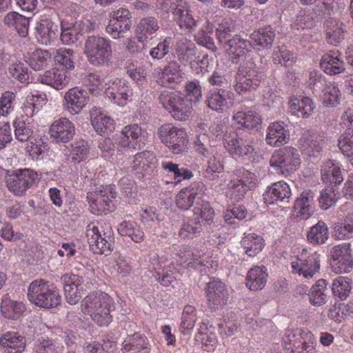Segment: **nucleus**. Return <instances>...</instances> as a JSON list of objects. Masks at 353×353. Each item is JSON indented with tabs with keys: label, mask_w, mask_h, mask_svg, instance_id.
<instances>
[{
	"label": "nucleus",
	"mask_w": 353,
	"mask_h": 353,
	"mask_svg": "<svg viewBox=\"0 0 353 353\" xmlns=\"http://www.w3.org/2000/svg\"><path fill=\"white\" fill-rule=\"evenodd\" d=\"M291 189L284 181H279L268 186L263 194V200L267 205L284 202L291 196Z\"/></svg>",
	"instance_id": "2f4dec72"
},
{
	"label": "nucleus",
	"mask_w": 353,
	"mask_h": 353,
	"mask_svg": "<svg viewBox=\"0 0 353 353\" xmlns=\"http://www.w3.org/2000/svg\"><path fill=\"white\" fill-rule=\"evenodd\" d=\"M292 272L303 276L305 279L313 278L314 274L319 271L320 261L315 254L296 256L292 259Z\"/></svg>",
	"instance_id": "4be33fe9"
},
{
	"label": "nucleus",
	"mask_w": 353,
	"mask_h": 353,
	"mask_svg": "<svg viewBox=\"0 0 353 353\" xmlns=\"http://www.w3.org/2000/svg\"><path fill=\"white\" fill-rule=\"evenodd\" d=\"M178 255V262L181 265L199 270L205 273L217 265L216 261L210 254L188 245L181 246Z\"/></svg>",
	"instance_id": "1a4fd4ad"
},
{
	"label": "nucleus",
	"mask_w": 353,
	"mask_h": 353,
	"mask_svg": "<svg viewBox=\"0 0 353 353\" xmlns=\"http://www.w3.org/2000/svg\"><path fill=\"white\" fill-rule=\"evenodd\" d=\"M196 310L194 307L187 305L184 307L181 316L179 330L181 334L186 335L194 329L197 321Z\"/></svg>",
	"instance_id": "bf43d9fd"
},
{
	"label": "nucleus",
	"mask_w": 353,
	"mask_h": 353,
	"mask_svg": "<svg viewBox=\"0 0 353 353\" xmlns=\"http://www.w3.org/2000/svg\"><path fill=\"white\" fill-rule=\"evenodd\" d=\"M105 93L112 103L121 107L126 105L137 96L131 84L123 79H114Z\"/></svg>",
	"instance_id": "a211bd4d"
},
{
	"label": "nucleus",
	"mask_w": 353,
	"mask_h": 353,
	"mask_svg": "<svg viewBox=\"0 0 353 353\" xmlns=\"http://www.w3.org/2000/svg\"><path fill=\"white\" fill-rule=\"evenodd\" d=\"M338 145L353 165V128H348L345 130L338 140Z\"/></svg>",
	"instance_id": "774afa93"
},
{
	"label": "nucleus",
	"mask_w": 353,
	"mask_h": 353,
	"mask_svg": "<svg viewBox=\"0 0 353 353\" xmlns=\"http://www.w3.org/2000/svg\"><path fill=\"white\" fill-rule=\"evenodd\" d=\"M290 136L287 124L282 121H274L267 129L266 143L270 146L279 147L289 141Z\"/></svg>",
	"instance_id": "c756f323"
},
{
	"label": "nucleus",
	"mask_w": 353,
	"mask_h": 353,
	"mask_svg": "<svg viewBox=\"0 0 353 353\" xmlns=\"http://www.w3.org/2000/svg\"><path fill=\"white\" fill-rule=\"evenodd\" d=\"M326 39L332 45H337L344 39L343 23L336 19L327 21Z\"/></svg>",
	"instance_id": "0e129e2a"
},
{
	"label": "nucleus",
	"mask_w": 353,
	"mask_h": 353,
	"mask_svg": "<svg viewBox=\"0 0 353 353\" xmlns=\"http://www.w3.org/2000/svg\"><path fill=\"white\" fill-rule=\"evenodd\" d=\"M4 23L9 27L14 28L21 37L28 35L29 19L17 12H10L4 18Z\"/></svg>",
	"instance_id": "603ef678"
},
{
	"label": "nucleus",
	"mask_w": 353,
	"mask_h": 353,
	"mask_svg": "<svg viewBox=\"0 0 353 353\" xmlns=\"http://www.w3.org/2000/svg\"><path fill=\"white\" fill-rule=\"evenodd\" d=\"M206 103L211 110L223 112L234 105V95L232 92L225 89L211 90L206 96Z\"/></svg>",
	"instance_id": "5701e85b"
},
{
	"label": "nucleus",
	"mask_w": 353,
	"mask_h": 353,
	"mask_svg": "<svg viewBox=\"0 0 353 353\" xmlns=\"http://www.w3.org/2000/svg\"><path fill=\"white\" fill-rule=\"evenodd\" d=\"M142 129L139 124L124 126L118 137V145L124 149L137 150L142 145Z\"/></svg>",
	"instance_id": "b1692460"
},
{
	"label": "nucleus",
	"mask_w": 353,
	"mask_h": 353,
	"mask_svg": "<svg viewBox=\"0 0 353 353\" xmlns=\"http://www.w3.org/2000/svg\"><path fill=\"white\" fill-rule=\"evenodd\" d=\"M38 81L57 90L63 89L69 83L66 72L59 68H53L40 74Z\"/></svg>",
	"instance_id": "79ce46f5"
},
{
	"label": "nucleus",
	"mask_w": 353,
	"mask_h": 353,
	"mask_svg": "<svg viewBox=\"0 0 353 353\" xmlns=\"http://www.w3.org/2000/svg\"><path fill=\"white\" fill-rule=\"evenodd\" d=\"M27 296L31 303L44 309L57 307L61 302L59 290L43 279H35L29 284Z\"/></svg>",
	"instance_id": "f03ea898"
},
{
	"label": "nucleus",
	"mask_w": 353,
	"mask_h": 353,
	"mask_svg": "<svg viewBox=\"0 0 353 353\" xmlns=\"http://www.w3.org/2000/svg\"><path fill=\"white\" fill-rule=\"evenodd\" d=\"M262 123L259 114L252 108L239 110L232 116V125L236 130H252Z\"/></svg>",
	"instance_id": "cd10ccee"
},
{
	"label": "nucleus",
	"mask_w": 353,
	"mask_h": 353,
	"mask_svg": "<svg viewBox=\"0 0 353 353\" xmlns=\"http://www.w3.org/2000/svg\"><path fill=\"white\" fill-rule=\"evenodd\" d=\"M330 265L336 273H349L353 270V249L350 243H342L330 250Z\"/></svg>",
	"instance_id": "2eb2a0df"
},
{
	"label": "nucleus",
	"mask_w": 353,
	"mask_h": 353,
	"mask_svg": "<svg viewBox=\"0 0 353 353\" xmlns=\"http://www.w3.org/2000/svg\"><path fill=\"white\" fill-rule=\"evenodd\" d=\"M157 159L155 154L149 150L137 152L134 156L132 163V172L139 178L148 174L155 166Z\"/></svg>",
	"instance_id": "7c9ffc66"
},
{
	"label": "nucleus",
	"mask_w": 353,
	"mask_h": 353,
	"mask_svg": "<svg viewBox=\"0 0 353 353\" xmlns=\"http://www.w3.org/2000/svg\"><path fill=\"white\" fill-rule=\"evenodd\" d=\"M327 283L325 279H319L312 285L308 294L310 302L314 306L324 305L329 299L327 294Z\"/></svg>",
	"instance_id": "3c124183"
},
{
	"label": "nucleus",
	"mask_w": 353,
	"mask_h": 353,
	"mask_svg": "<svg viewBox=\"0 0 353 353\" xmlns=\"http://www.w3.org/2000/svg\"><path fill=\"white\" fill-rule=\"evenodd\" d=\"M323 92V103L327 107H335L341 101V91L335 82L329 81L325 83Z\"/></svg>",
	"instance_id": "052dcab7"
},
{
	"label": "nucleus",
	"mask_w": 353,
	"mask_h": 353,
	"mask_svg": "<svg viewBox=\"0 0 353 353\" xmlns=\"http://www.w3.org/2000/svg\"><path fill=\"white\" fill-rule=\"evenodd\" d=\"M35 37L42 45L50 44L57 37L58 26L47 15H41L34 28Z\"/></svg>",
	"instance_id": "393cba45"
},
{
	"label": "nucleus",
	"mask_w": 353,
	"mask_h": 353,
	"mask_svg": "<svg viewBox=\"0 0 353 353\" xmlns=\"http://www.w3.org/2000/svg\"><path fill=\"white\" fill-rule=\"evenodd\" d=\"M329 238V230L327 224L323 221H319L313 225L307 234L309 243L313 245H321Z\"/></svg>",
	"instance_id": "13d9d810"
},
{
	"label": "nucleus",
	"mask_w": 353,
	"mask_h": 353,
	"mask_svg": "<svg viewBox=\"0 0 353 353\" xmlns=\"http://www.w3.org/2000/svg\"><path fill=\"white\" fill-rule=\"evenodd\" d=\"M83 54L93 66L108 65L112 59V41L99 35L89 36L84 43Z\"/></svg>",
	"instance_id": "7ed1b4c3"
},
{
	"label": "nucleus",
	"mask_w": 353,
	"mask_h": 353,
	"mask_svg": "<svg viewBox=\"0 0 353 353\" xmlns=\"http://www.w3.org/2000/svg\"><path fill=\"white\" fill-rule=\"evenodd\" d=\"M315 107L314 102L308 97L294 95L290 97L288 101V108L290 114L303 119L309 118L313 113Z\"/></svg>",
	"instance_id": "473e14b6"
},
{
	"label": "nucleus",
	"mask_w": 353,
	"mask_h": 353,
	"mask_svg": "<svg viewBox=\"0 0 353 353\" xmlns=\"http://www.w3.org/2000/svg\"><path fill=\"white\" fill-rule=\"evenodd\" d=\"M263 73L253 63L241 65L239 68L235 91L239 94L256 90L263 79Z\"/></svg>",
	"instance_id": "f8f14e48"
},
{
	"label": "nucleus",
	"mask_w": 353,
	"mask_h": 353,
	"mask_svg": "<svg viewBox=\"0 0 353 353\" xmlns=\"http://www.w3.org/2000/svg\"><path fill=\"white\" fill-rule=\"evenodd\" d=\"M131 13L125 8L113 12L105 27V32L113 39H119L127 36L132 27Z\"/></svg>",
	"instance_id": "f3484780"
},
{
	"label": "nucleus",
	"mask_w": 353,
	"mask_h": 353,
	"mask_svg": "<svg viewBox=\"0 0 353 353\" xmlns=\"http://www.w3.org/2000/svg\"><path fill=\"white\" fill-rule=\"evenodd\" d=\"M75 133L74 124L68 118L55 120L49 128V134L57 143H68Z\"/></svg>",
	"instance_id": "a878e982"
},
{
	"label": "nucleus",
	"mask_w": 353,
	"mask_h": 353,
	"mask_svg": "<svg viewBox=\"0 0 353 353\" xmlns=\"http://www.w3.org/2000/svg\"><path fill=\"white\" fill-rule=\"evenodd\" d=\"M90 116L92 125L98 134L102 135L114 130V121L103 113L100 108H93Z\"/></svg>",
	"instance_id": "37998d69"
},
{
	"label": "nucleus",
	"mask_w": 353,
	"mask_h": 353,
	"mask_svg": "<svg viewBox=\"0 0 353 353\" xmlns=\"http://www.w3.org/2000/svg\"><path fill=\"white\" fill-rule=\"evenodd\" d=\"M352 280L347 276H339L332 281V292L336 299L345 300L352 290Z\"/></svg>",
	"instance_id": "6e6d98bb"
},
{
	"label": "nucleus",
	"mask_w": 353,
	"mask_h": 353,
	"mask_svg": "<svg viewBox=\"0 0 353 353\" xmlns=\"http://www.w3.org/2000/svg\"><path fill=\"white\" fill-rule=\"evenodd\" d=\"M268 273L264 265L254 266L247 273L245 285L251 291L261 290L267 283Z\"/></svg>",
	"instance_id": "ea45409f"
},
{
	"label": "nucleus",
	"mask_w": 353,
	"mask_h": 353,
	"mask_svg": "<svg viewBox=\"0 0 353 353\" xmlns=\"http://www.w3.org/2000/svg\"><path fill=\"white\" fill-rule=\"evenodd\" d=\"M321 70L328 75H336L345 71V64L339 51H330L324 54L320 61Z\"/></svg>",
	"instance_id": "e433bc0d"
},
{
	"label": "nucleus",
	"mask_w": 353,
	"mask_h": 353,
	"mask_svg": "<svg viewBox=\"0 0 353 353\" xmlns=\"http://www.w3.org/2000/svg\"><path fill=\"white\" fill-rule=\"evenodd\" d=\"M283 345L286 353L317 352L314 334L301 328L286 330L283 337Z\"/></svg>",
	"instance_id": "39448f33"
},
{
	"label": "nucleus",
	"mask_w": 353,
	"mask_h": 353,
	"mask_svg": "<svg viewBox=\"0 0 353 353\" xmlns=\"http://www.w3.org/2000/svg\"><path fill=\"white\" fill-rule=\"evenodd\" d=\"M199 50L191 40L185 37L177 38L175 44V54L178 61L183 64H188L189 65L197 57Z\"/></svg>",
	"instance_id": "72a5a7b5"
},
{
	"label": "nucleus",
	"mask_w": 353,
	"mask_h": 353,
	"mask_svg": "<svg viewBox=\"0 0 353 353\" xmlns=\"http://www.w3.org/2000/svg\"><path fill=\"white\" fill-rule=\"evenodd\" d=\"M269 163L277 174L288 176L299 168L301 159L297 149L285 146L274 151Z\"/></svg>",
	"instance_id": "20e7f679"
},
{
	"label": "nucleus",
	"mask_w": 353,
	"mask_h": 353,
	"mask_svg": "<svg viewBox=\"0 0 353 353\" xmlns=\"http://www.w3.org/2000/svg\"><path fill=\"white\" fill-rule=\"evenodd\" d=\"M241 245L248 256L254 257L262 251L265 246V241L256 233H245Z\"/></svg>",
	"instance_id": "de8ad7c7"
},
{
	"label": "nucleus",
	"mask_w": 353,
	"mask_h": 353,
	"mask_svg": "<svg viewBox=\"0 0 353 353\" xmlns=\"http://www.w3.org/2000/svg\"><path fill=\"white\" fill-rule=\"evenodd\" d=\"M333 236L336 240L353 238V212H348L333 225Z\"/></svg>",
	"instance_id": "c03bdc74"
},
{
	"label": "nucleus",
	"mask_w": 353,
	"mask_h": 353,
	"mask_svg": "<svg viewBox=\"0 0 353 353\" xmlns=\"http://www.w3.org/2000/svg\"><path fill=\"white\" fill-rule=\"evenodd\" d=\"M154 78L158 85L174 89L183 79L181 65L177 61H170L163 68L155 70Z\"/></svg>",
	"instance_id": "dca6fc26"
},
{
	"label": "nucleus",
	"mask_w": 353,
	"mask_h": 353,
	"mask_svg": "<svg viewBox=\"0 0 353 353\" xmlns=\"http://www.w3.org/2000/svg\"><path fill=\"white\" fill-rule=\"evenodd\" d=\"M223 143L230 155L235 159H250L255 153L253 140L245 136H240L236 132L225 134Z\"/></svg>",
	"instance_id": "9b49d317"
},
{
	"label": "nucleus",
	"mask_w": 353,
	"mask_h": 353,
	"mask_svg": "<svg viewBox=\"0 0 353 353\" xmlns=\"http://www.w3.org/2000/svg\"><path fill=\"white\" fill-rule=\"evenodd\" d=\"M64 292L69 304L74 305L78 303L83 292L81 279L76 275L71 276L64 285Z\"/></svg>",
	"instance_id": "a18cd8bd"
},
{
	"label": "nucleus",
	"mask_w": 353,
	"mask_h": 353,
	"mask_svg": "<svg viewBox=\"0 0 353 353\" xmlns=\"http://www.w3.org/2000/svg\"><path fill=\"white\" fill-rule=\"evenodd\" d=\"M74 50L69 48H61L57 49L54 54V59L56 64L63 68L64 71H70L74 68Z\"/></svg>",
	"instance_id": "e2e57ef3"
},
{
	"label": "nucleus",
	"mask_w": 353,
	"mask_h": 353,
	"mask_svg": "<svg viewBox=\"0 0 353 353\" xmlns=\"http://www.w3.org/2000/svg\"><path fill=\"white\" fill-rule=\"evenodd\" d=\"M173 21L182 30L191 32L197 27V21L194 18L189 3L179 0L178 6L173 12Z\"/></svg>",
	"instance_id": "bb28decb"
},
{
	"label": "nucleus",
	"mask_w": 353,
	"mask_h": 353,
	"mask_svg": "<svg viewBox=\"0 0 353 353\" xmlns=\"http://www.w3.org/2000/svg\"><path fill=\"white\" fill-rule=\"evenodd\" d=\"M26 307L23 302L11 300L4 297L1 303L0 312L1 315L8 319L17 320L23 316Z\"/></svg>",
	"instance_id": "49530a36"
},
{
	"label": "nucleus",
	"mask_w": 353,
	"mask_h": 353,
	"mask_svg": "<svg viewBox=\"0 0 353 353\" xmlns=\"http://www.w3.org/2000/svg\"><path fill=\"white\" fill-rule=\"evenodd\" d=\"M214 216V210L209 202L197 203L193 209V219L201 225H210Z\"/></svg>",
	"instance_id": "4d7b16f0"
},
{
	"label": "nucleus",
	"mask_w": 353,
	"mask_h": 353,
	"mask_svg": "<svg viewBox=\"0 0 353 353\" xmlns=\"http://www.w3.org/2000/svg\"><path fill=\"white\" fill-rule=\"evenodd\" d=\"M117 192L111 186H106L99 191L89 192L87 199L90 212L96 215L108 214L114 208L113 199Z\"/></svg>",
	"instance_id": "4468645a"
},
{
	"label": "nucleus",
	"mask_w": 353,
	"mask_h": 353,
	"mask_svg": "<svg viewBox=\"0 0 353 353\" xmlns=\"http://www.w3.org/2000/svg\"><path fill=\"white\" fill-rule=\"evenodd\" d=\"M195 340L199 342L202 348L207 352L214 351L218 345L215 328L212 325H208L205 322L201 323L199 331L195 336Z\"/></svg>",
	"instance_id": "a19ab883"
},
{
	"label": "nucleus",
	"mask_w": 353,
	"mask_h": 353,
	"mask_svg": "<svg viewBox=\"0 0 353 353\" xmlns=\"http://www.w3.org/2000/svg\"><path fill=\"white\" fill-rule=\"evenodd\" d=\"M161 168L168 173L173 174L174 181L172 183L175 185L183 180H189L193 177V172L184 167L179 168V164L170 161H164L161 163Z\"/></svg>",
	"instance_id": "864d4df0"
},
{
	"label": "nucleus",
	"mask_w": 353,
	"mask_h": 353,
	"mask_svg": "<svg viewBox=\"0 0 353 353\" xmlns=\"http://www.w3.org/2000/svg\"><path fill=\"white\" fill-rule=\"evenodd\" d=\"M38 179V174L29 168L8 170L5 182L8 190L14 196H23Z\"/></svg>",
	"instance_id": "6e6552de"
},
{
	"label": "nucleus",
	"mask_w": 353,
	"mask_h": 353,
	"mask_svg": "<svg viewBox=\"0 0 353 353\" xmlns=\"http://www.w3.org/2000/svg\"><path fill=\"white\" fill-rule=\"evenodd\" d=\"M225 48L228 50L232 61L237 63L241 58L245 57L252 51V44L250 41L243 39L241 35L235 34Z\"/></svg>",
	"instance_id": "4c0bfd02"
},
{
	"label": "nucleus",
	"mask_w": 353,
	"mask_h": 353,
	"mask_svg": "<svg viewBox=\"0 0 353 353\" xmlns=\"http://www.w3.org/2000/svg\"><path fill=\"white\" fill-rule=\"evenodd\" d=\"M89 101L88 92L81 86H75L65 93L63 101V109L72 115H77L81 112Z\"/></svg>",
	"instance_id": "aec40b11"
},
{
	"label": "nucleus",
	"mask_w": 353,
	"mask_h": 353,
	"mask_svg": "<svg viewBox=\"0 0 353 353\" xmlns=\"http://www.w3.org/2000/svg\"><path fill=\"white\" fill-rule=\"evenodd\" d=\"M235 31V26L232 20L225 19L218 25L216 29V36L220 44L223 48L232 39V33Z\"/></svg>",
	"instance_id": "338daca9"
},
{
	"label": "nucleus",
	"mask_w": 353,
	"mask_h": 353,
	"mask_svg": "<svg viewBox=\"0 0 353 353\" xmlns=\"http://www.w3.org/2000/svg\"><path fill=\"white\" fill-rule=\"evenodd\" d=\"M122 345L123 353H150L151 351V345L148 337L141 332L128 335Z\"/></svg>",
	"instance_id": "f704fd0d"
},
{
	"label": "nucleus",
	"mask_w": 353,
	"mask_h": 353,
	"mask_svg": "<svg viewBox=\"0 0 353 353\" xmlns=\"http://www.w3.org/2000/svg\"><path fill=\"white\" fill-rule=\"evenodd\" d=\"M117 231L121 236L130 237L135 243H141L144 240V233L135 221H122L118 225Z\"/></svg>",
	"instance_id": "5fc2aeb1"
},
{
	"label": "nucleus",
	"mask_w": 353,
	"mask_h": 353,
	"mask_svg": "<svg viewBox=\"0 0 353 353\" xmlns=\"http://www.w3.org/2000/svg\"><path fill=\"white\" fill-rule=\"evenodd\" d=\"M52 55L49 50L37 49L30 57L29 65L34 70H41L50 65Z\"/></svg>",
	"instance_id": "69168bd1"
},
{
	"label": "nucleus",
	"mask_w": 353,
	"mask_h": 353,
	"mask_svg": "<svg viewBox=\"0 0 353 353\" xmlns=\"http://www.w3.org/2000/svg\"><path fill=\"white\" fill-rule=\"evenodd\" d=\"M114 310L113 298L101 291L90 293L81 303V311L99 326H108L112 321L110 312Z\"/></svg>",
	"instance_id": "f257e3e1"
},
{
	"label": "nucleus",
	"mask_w": 353,
	"mask_h": 353,
	"mask_svg": "<svg viewBox=\"0 0 353 353\" xmlns=\"http://www.w3.org/2000/svg\"><path fill=\"white\" fill-rule=\"evenodd\" d=\"M26 347V338L18 332L8 331L0 335L1 353H23Z\"/></svg>",
	"instance_id": "c85d7f7f"
},
{
	"label": "nucleus",
	"mask_w": 353,
	"mask_h": 353,
	"mask_svg": "<svg viewBox=\"0 0 353 353\" xmlns=\"http://www.w3.org/2000/svg\"><path fill=\"white\" fill-rule=\"evenodd\" d=\"M159 101L163 108L168 110L177 121H186L190 117L192 105L185 101L179 93L164 90L159 96Z\"/></svg>",
	"instance_id": "9d476101"
},
{
	"label": "nucleus",
	"mask_w": 353,
	"mask_h": 353,
	"mask_svg": "<svg viewBox=\"0 0 353 353\" xmlns=\"http://www.w3.org/2000/svg\"><path fill=\"white\" fill-rule=\"evenodd\" d=\"M206 304L211 310L223 308L229 299V293L225 284L219 280L213 279L206 283L205 288Z\"/></svg>",
	"instance_id": "6ab92c4d"
},
{
	"label": "nucleus",
	"mask_w": 353,
	"mask_h": 353,
	"mask_svg": "<svg viewBox=\"0 0 353 353\" xmlns=\"http://www.w3.org/2000/svg\"><path fill=\"white\" fill-rule=\"evenodd\" d=\"M157 20L152 17L141 19L137 23L135 34L141 41H147L159 30Z\"/></svg>",
	"instance_id": "8fccbe9b"
},
{
	"label": "nucleus",
	"mask_w": 353,
	"mask_h": 353,
	"mask_svg": "<svg viewBox=\"0 0 353 353\" xmlns=\"http://www.w3.org/2000/svg\"><path fill=\"white\" fill-rule=\"evenodd\" d=\"M321 178L325 183H330L336 185L341 183L343 177L341 168L336 161L327 160L323 163L321 168Z\"/></svg>",
	"instance_id": "09e8293b"
},
{
	"label": "nucleus",
	"mask_w": 353,
	"mask_h": 353,
	"mask_svg": "<svg viewBox=\"0 0 353 353\" xmlns=\"http://www.w3.org/2000/svg\"><path fill=\"white\" fill-rule=\"evenodd\" d=\"M227 189V196L236 201L242 200L246 193L254 189L256 186L258 178L256 175L244 168L236 170Z\"/></svg>",
	"instance_id": "0eeeda50"
},
{
	"label": "nucleus",
	"mask_w": 353,
	"mask_h": 353,
	"mask_svg": "<svg viewBox=\"0 0 353 353\" xmlns=\"http://www.w3.org/2000/svg\"><path fill=\"white\" fill-rule=\"evenodd\" d=\"M90 250L96 254L108 255L113 249V237L103 232L95 223H89L85 232Z\"/></svg>",
	"instance_id": "ddd939ff"
},
{
	"label": "nucleus",
	"mask_w": 353,
	"mask_h": 353,
	"mask_svg": "<svg viewBox=\"0 0 353 353\" xmlns=\"http://www.w3.org/2000/svg\"><path fill=\"white\" fill-rule=\"evenodd\" d=\"M205 190V185L201 181H194L188 186L182 188L176 195V207L182 210H188L193 206L196 199H201Z\"/></svg>",
	"instance_id": "412c9836"
},
{
	"label": "nucleus",
	"mask_w": 353,
	"mask_h": 353,
	"mask_svg": "<svg viewBox=\"0 0 353 353\" xmlns=\"http://www.w3.org/2000/svg\"><path fill=\"white\" fill-rule=\"evenodd\" d=\"M14 135L17 141L28 142L34 137V130L30 122L26 121L23 117L14 121Z\"/></svg>",
	"instance_id": "680f3d73"
},
{
	"label": "nucleus",
	"mask_w": 353,
	"mask_h": 353,
	"mask_svg": "<svg viewBox=\"0 0 353 353\" xmlns=\"http://www.w3.org/2000/svg\"><path fill=\"white\" fill-rule=\"evenodd\" d=\"M314 210V193L311 190L303 191L294 205V211L296 216L306 220L312 216Z\"/></svg>",
	"instance_id": "c9c22d12"
},
{
	"label": "nucleus",
	"mask_w": 353,
	"mask_h": 353,
	"mask_svg": "<svg viewBox=\"0 0 353 353\" xmlns=\"http://www.w3.org/2000/svg\"><path fill=\"white\" fill-rule=\"evenodd\" d=\"M161 142L174 154L186 151L189 138L185 128L171 123L162 124L157 129Z\"/></svg>",
	"instance_id": "423d86ee"
},
{
	"label": "nucleus",
	"mask_w": 353,
	"mask_h": 353,
	"mask_svg": "<svg viewBox=\"0 0 353 353\" xmlns=\"http://www.w3.org/2000/svg\"><path fill=\"white\" fill-rule=\"evenodd\" d=\"M275 30L271 26H266L254 30L250 35L252 47L258 50H268L272 48L275 39Z\"/></svg>",
	"instance_id": "58836bf2"
}]
</instances>
